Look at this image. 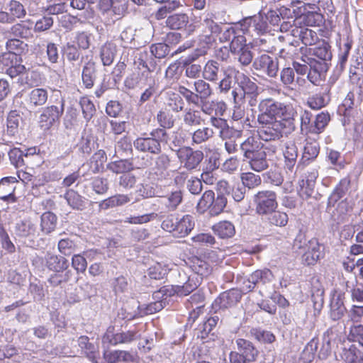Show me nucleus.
Returning <instances> with one entry per match:
<instances>
[{
  "mask_svg": "<svg viewBox=\"0 0 363 363\" xmlns=\"http://www.w3.org/2000/svg\"><path fill=\"white\" fill-rule=\"evenodd\" d=\"M258 123H266L279 119H293L297 116L296 111L289 106L272 98L262 100L258 105Z\"/></svg>",
  "mask_w": 363,
  "mask_h": 363,
  "instance_id": "obj_1",
  "label": "nucleus"
},
{
  "mask_svg": "<svg viewBox=\"0 0 363 363\" xmlns=\"http://www.w3.org/2000/svg\"><path fill=\"white\" fill-rule=\"evenodd\" d=\"M169 134L163 128H155L149 133H141L133 141V146L140 152L160 155L162 152V144L167 143Z\"/></svg>",
  "mask_w": 363,
  "mask_h": 363,
  "instance_id": "obj_2",
  "label": "nucleus"
},
{
  "mask_svg": "<svg viewBox=\"0 0 363 363\" xmlns=\"http://www.w3.org/2000/svg\"><path fill=\"white\" fill-rule=\"evenodd\" d=\"M259 124L261 127L258 133L260 138L264 141L279 140L284 135L290 134L296 128L295 118L273 120Z\"/></svg>",
  "mask_w": 363,
  "mask_h": 363,
  "instance_id": "obj_3",
  "label": "nucleus"
},
{
  "mask_svg": "<svg viewBox=\"0 0 363 363\" xmlns=\"http://www.w3.org/2000/svg\"><path fill=\"white\" fill-rule=\"evenodd\" d=\"M194 91L183 85L178 87V92L182 94L189 105L204 99H208L213 94V89L204 79H197L194 82Z\"/></svg>",
  "mask_w": 363,
  "mask_h": 363,
  "instance_id": "obj_4",
  "label": "nucleus"
},
{
  "mask_svg": "<svg viewBox=\"0 0 363 363\" xmlns=\"http://www.w3.org/2000/svg\"><path fill=\"white\" fill-rule=\"evenodd\" d=\"M235 343L236 350L230 354L231 363H252L256 361L259 351L252 342L238 338L235 340Z\"/></svg>",
  "mask_w": 363,
  "mask_h": 363,
  "instance_id": "obj_5",
  "label": "nucleus"
},
{
  "mask_svg": "<svg viewBox=\"0 0 363 363\" xmlns=\"http://www.w3.org/2000/svg\"><path fill=\"white\" fill-rule=\"evenodd\" d=\"M140 330L135 327L127 331H116L115 326H109L103 336V342H108L110 345L116 346L119 344H129L140 338Z\"/></svg>",
  "mask_w": 363,
  "mask_h": 363,
  "instance_id": "obj_6",
  "label": "nucleus"
},
{
  "mask_svg": "<svg viewBox=\"0 0 363 363\" xmlns=\"http://www.w3.org/2000/svg\"><path fill=\"white\" fill-rule=\"evenodd\" d=\"M252 68L257 72V75L276 79L279 70V59L268 54H262L255 57Z\"/></svg>",
  "mask_w": 363,
  "mask_h": 363,
  "instance_id": "obj_7",
  "label": "nucleus"
},
{
  "mask_svg": "<svg viewBox=\"0 0 363 363\" xmlns=\"http://www.w3.org/2000/svg\"><path fill=\"white\" fill-rule=\"evenodd\" d=\"M59 105H52L43 108L39 117V125L44 130H50L52 126L60 123V118L65 110V100L61 99Z\"/></svg>",
  "mask_w": 363,
  "mask_h": 363,
  "instance_id": "obj_8",
  "label": "nucleus"
},
{
  "mask_svg": "<svg viewBox=\"0 0 363 363\" xmlns=\"http://www.w3.org/2000/svg\"><path fill=\"white\" fill-rule=\"evenodd\" d=\"M255 203L256 204V213L262 218L267 213L277 209L278 203L277 201V195L272 191H261L255 196Z\"/></svg>",
  "mask_w": 363,
  "mask_h": 363,
  "instance_id": "obj_9",
  "label": "nucleus"
},
{
  "mask_svg": "<svg viewBox=\"0 0 363 363\" xmlns=\"http://www.w3.org/2000/svg\"><path fill=\"white\" fill-rule=\"evenodd\" d=\"M238 84L241 92L238 93L236 89L232 91V96L235 104L242 102L243 99L246 96L259 95L258 86L245 74H240L238 78Z\"/></svg>",
  "mask_w": 363,
  "mask_h": 363,
  "instance_id": "obj_10",
  "label": "nucleus"
},
{
  "mask_svg": "<svg viewBox=\"0 0 363 363\" xmlns=\"http://www.w3.org/2000/svg\"><path fill=\"white\" fill-rule=\"evenodd\" d=\"M184 150L177 156L182 167L188 171L196 170L204 158L203 151L194 150L191 147H184Z\"/></svg>",
  "mask_w": 363,
  "mask_h": 363,
  "instance_id": "obj_11",
  "label": "nucleus"
},
{
  "mask_svg": "<svg viewBox=\"0 0 363 363\" xmlns=\"http://www.w3.org/2000/svg\"><path fill=\"white\" fill-rule=\"evenodd\" d=\"M302 60L308 65L307 79L313 85L319 86L325 79L326 72L330 66L313 58H306Z\"/></svg>",
  "mask_w": 363,
  "mask_h": 363,
  "instance_id": "obj_12",
  "label": "nucleus"
},
{
  "mask_svg": "<svg viewBox=\"0 0 363 363\" xmlns=\"http://www.w3.org/2000/svg\"><path fill=\"white\" fill-rule=\"evenodd\" d=\"M165 23L171 30H184L186 35H191L196 30V26L189 23V17L185 13H175L167 16Z\"/></svg>",
  "mask_w": 363,
  "mask_h": 363,
  "instance_id": "obj_13",
  "label": "nucleus"
},
{
  "mask_svg": "<svg viewBox=\"0 0 363 363\" xmlns=\"http://www.w3.org/2000/svg\"><path fill=\"white\" fill-rule=\"evenodd\" d=\"M242 30L254 31L257 35H263L269 31L267 18L260 13L253 16L245 18L241 22Z\"/></svg>",
  "mask_w": 363,
  "mask_h": 363,
  "instance_id": "obj_14",
  "label": "nucleus"
},
{
  "mask_svg": "<svg viewBox=\"0 0 363 363\" xmlns=\"http://www.w3.org/2000/svg\"><path fill=\"white\" fill-rule=\"evenodd\" d=\"M241 297L240 292L237 289H232L225 291L215 299L212 303V308L215 311V313H217L219 310L225 309L235 305L240 301Z\"/></svg>",
  "mask_w": 363,
  "mask_h": 363,
  "instance_id": "obj_15",
  "label": "nucleus"
},
{
  "mask_svg": "<svg viewBox=\"0 0 363 363\" xmlns=\"http://www.w3.org/2000/svg\"><path fill=\"white\" fill-rule=\"evenodd\" d=\"M191 105L200 108L204 114L211 117L214 115L223 116L226 110L225 102L214 100L208 101V99H204L198 101V104L194 103Z\"/></svg>",
  "mask_w": 363,
  "mask_h": 363,
  "instance_id": "obj_16",
  "label": "nucleus"
},
{
  "mask_svg": "<svg viewBox=\"0 0 363 363\" xmlns=\"http://www.w3.org/2000/svg\"><path fill=\"white\" fill-rule=\"evenodd\" d=\"M310 57L306 56V58H313L318 62H321L328 65H330L333 54L331 51V46L325 41H322L313 48L309 50Z\"/></svg>",
  "mask_w": 363,
  "mask_h": 363,
  "instance_id": "obj_17",
  "label": "nucleus"
},
{
  "mask_svg": "<svg viewBox=\"0 0 363 363\" xmlns=\"http://www.w3.org/2000/svg\"><path fill=\"white\" fill-rule=\"evenodd\" d=\"M225 69H226V67L222 65L220 62L217 60H210L203 67L202 72L203 78L206 81L216 82L220 79Z\"/></svg>",
  "mask_w": 363,
  "mask_h": 363,
  "instance_id": "obj_18",
  "label": "nucleus"
},
{
  "mask_svg": "<svg viewBox=\"0 0 363 363\" xmlns=\"http://www.w3.org/2000/svg\"><path fill=\"white\" fill-rule=\"evenodd\" d=\"M45 262L48 269L54 272L68 271L67 269L69 263L68 259L64 256L47 252L45 256Z\"/></svg>",
  "mask_w": 363,
  "mask_h": 363,
  "instance_id": "obj_19",
  "label": "nucleus"
},
{
  "mask_svg": "<svg viewBox=\"0 0 363 363\" xmlns=\"http://www.w3.org/2000/svg\"><path fill=\"white\" fill-rule=\"evenodd\" d=\"M333 206H331V211L328 213L331 214V218L337 224L349 221L352 207L347 199L339 202L335 209H333Z\"/></svg>",
  "mask_w": 363,
  "mask_h": 363,
  "instance_id": "obj_20",
  "label": "nucleus"
},
{
  "mask_svg": "<svg viewBox=\"0 0 363 363\" xmlns=\"http://www.w3.org/2000/svg\"><path fill=\"white\" fill-rule=\"evenodd\" d=\"M350 179L348 177L342 179L336 186L332 194L328 198L326 211H331V206H334L341 198H342L348 191L350 186Z\"/></svg>",
  "mask_w": 363,
  "mask_h": 363,
  "instance_id": "obj_21",
  "label": "nucleus"
},
{
  "mask_svg": "<svg viewBox=\"0 0 363 363\" xmlns=\"http://www.w3.org/2000/svg\"><path fill=\"white\" fill-rule=\"evenodd\" d=\"M245 161L248 162L252 169L257 172L264 171L269 167V161L267 159V153L264 147L247 157Z\"/></svg>",
  "mask_w": 363,
  "mask_h": 363,
  "instance_id": "obj_22",
  "label": "nucleus"
},
{
  "mask_svg": "<svg viewBox=\"0 0 363 363\" xmlns=\"http://www.w3.org/2000/svg\"><path fill=\"white\" fill-rule=\"evenodd\" d=\"M284 167L292 172L297 163L298 156V147L293 140H289L285 144L284 150Z\"/></svg>",
  "mask_w": 363,
  "mask_h": 363,
  "instance_id": "obj_23",
  "label": "nucleus"
},
{
  "mask_svg": "<svg viewBox=\"0 0 363 363\" xmlns=\"http://www.w3.org/2000/svg\"><path fill=\"white\" fill-rule=\"evenodd\" d=\"M13 233L20 238H33L37 233V228L30 220L17 222L13 227Z\"/></svg>",
  "mask_w": 363,
  "mask_h": 363,
  "instance_id": "obj_24",
  "label": "nucleus"
},
{
  "mask_svg": "<svg viewBox=\"0 0 363 363\" xmlns=\"http://www.w3.org/2000/svg\"><path fill=\"white\" fill-rule=\"evenodd\" d=\"M97 66L93 61L87 62L83 67L82 80L84 87L87 89L93 88L97 79Z\"/></svg>",
  "mask_w": 363,
  "mask_h": 363,
  "instance_id": "obj_25",
  "label": "nucleus"
},
{
  "mask_svg": "<svg viewBox=\"0 0 363 363\" xmlns=\"http://www.w3.org/2000/svg\"><path fill=\"white\" fill-rule=\"evenodd\" d=\"M240 145L239 154L242 156L243 161H245L247 157L264 147L259 140L253 136H249L245 140H242Z\"/></svg>",
  "mask_w": 363,
  "mask_h": 363,
  "instance_id": "obj_26",
  "label": "nucleus"
},
{
  "mask_svg": "<svg viewBox=\"0 0 363 363\" xmlns=\"http://www.w3.org/2000/svg\"><path fill=\"white\" fill-rule=\"evenodd\" d=\"M33 22L30 20L21 21L11 26L10 33L16 38L29 39L33 36Z\"/></svg>",
  "mask_w": 363,
  "mask_h": 363,
  "instance_id": "obj_27",
  "label": "nucleus"
},
{
  "mask_svg": "<svg viewBox=\"0 0 363 363\" xmlns=\"http://www.w3.org/2000/svg\"><path fill=\"white\" fill-rule=\"evenodd\" d=\"M219 320L220 317L216 313L208 317L194 330V336L201 340L205 339L218 324Z\"/></svg>",
  "mask_w": 363,
  "mask_h": 363,
  "instance_id": "obj_28",
  "label": "nucleus"
},
{
  "mask_svg": "<svg viewBox=\"0 0 363 363\" xmlns=\"http://www.w3.org/2000/svg\"><path fill=\"white\" fill-rule=\"evenodd\" d=\"M347 312L340 295L334 296L330 301L329 317L335 322L340 321Z\"/></svg>",
  "mask_w": 363,
  "mask_h": 363,
  "instance_id": "obj_29",
  "label": "nucleus"
},
{
  "mask_svg": "<svg viewBox=\"0 0 363 363\" xmlns=\"http://www.w3.org/2000/svg\"><path fill=\"white\" fill-rule=\"evenodd\" d=\"M263 223L269 225L284 227L289 221L288 215L283 211L272 210L261 218Z\"/></svg>",
  "mask_w": 363,
  "mask_h": 363,
  "instance_id": "obj_30",
  "label": "nucleus"
},
{
  "mask_svg": "<svg viewBox=\"0 0 363 363\" xmlns=\"http://www.w3.org/2000/svg\"><path fill=\"white\" fill-rule=\"evenodd\" d=\"M78 346L81 349L82 354H84L89 360L94 362L99 354L98 347L91 342L87 336L82 335L77 340Z\"/></svg>",
  "mask_w": 363,
  "mask_h": 363,
  "instance_id": "obj_31",
  "label": "nucleus"
},
{
  "mask_svg": "<svg viewBox=\"0 0 363 363\" xmlns=\"http://www.w3.org/2000/svg\"><path fill=\"white\" fill-rule=\"evenodd\" d=\"M48 93L45 89L35 88L28 94V104L30 108H37L46 104Z\"/></svg>",
  "mask_w": 363,
  "mask_h": 363,
  "instance_id": "obj_32",
  "label": "nucleus"
},
{
  "mask_svg": "<svg viewBox=\"0 0 363 363\" xmlns=\"http://www.w3.org/2000/svg\"><path fill=\"white\" fill-rule=\"evenodd\" d=\"M63 197L68 205L74 210L83 211L86 208V199L77 191L69 189L66 191Z\"/></svg>",
  "mask_w": 363,
  "mask_h": 363,
  "instance_id": "obj_33",
  "label": "nucleus"
},
{
  "mask_svg": "<svg viewBox=\"0 0 363 363\" xmlns=\"http://www.w3.org/2000/svg\"><path fill=\"white\" fill-rule=\"evenodd\" d=\"M32 149L27 150V152H24L19 148H13L9 152V160L12 165L17 169H21L25 167L26 162V160L30 155H33L35 152H31Z\"/></svg>",
  "mask_w": 363,
  "mask_h": 363,
  "instance_id": "obj_34",
  "label": "nucleus"
},
{
  "mask_svg": "<svg viewBox=\"0 0 363 363\" xmlns=\"http://www.w3.org/2000/svg\"><path fill=\"white\" fill-rule=\"evenodd\" d=\"M294 38H299L301 42L305 45H312L318 40L317 33L308 28L295 27L292 29Z\"/></svg>",
  "mask_w": 363,
  "mask_h": 363,
  "instance_id": "obj_35",
  "label": "nucleus"
},
{
  "mask_svg": "<svg viewBox=\"0 0 363 363\" xmlns=\"http://www.w3.org/2000/svg\"><path fill=\"white\" fill-rule=\"evenodd\" d=\"M6 122V134L14 136L18 133L23 117L18 111L12 110L8 114Z\"/></svg>",
  "mask_w": 363,
  "mask_h": 363,
  "instance_id": "obj_36",
  "label": "nucleus"
},
{
  "mask_svg": "<svg viewBox=\"0 0 363 363\" xmlns=\"http://www.w3.org/2000/svg\"><path fill=\"white\" fill-rule=\"evenodd\" d=\"M330 100L329 90L325 89L310 96L307 99V105L312 109L318 110L325 107Z\"/></svg>",
  "mask_w": 363,
  "mask_h": 363,
  "instance_id": "obj_37",
  "label": "nucleus"
},
{
  "mask_svg": "<svg viewBox=\"0 0 363 363\" xmlns=\"http://www.w3.org/2000/svg\"><path fill=\"white\" fill-rule=\"evenodd\" d=\"M195 225L194 218L189 214L181 217L180 223L177 230L174 232V237L184 238L188 235L194 229Z\"/></svg>",
  "mask_w": 363,
  "mask_h": 363,
  "instance_id": "obj_38",
  "label": "nucleus"
},
{
  "mask_svg": "<svg viewBox=\"0 0 363 363\" xmlns=\"http://www.w3.org/2000/svg\"><path fill=\"white\" fill-rule=\"evenodd\" d=\"M212 229L215 234L222 239L230 238L235 234V225L228 220H223L216 223Z\"/></svg>",
  "mask_w": 363,
  "mask_h": 363,
  "instance_id": "obj_39",
  "label": "nucleus"
},
{
  "mask_svg": "<svg viewBox=\"0 0 363 363\" xmlns=\"http://www.w3.org/2000/svg\"><path fill=\"white\" fill-rule=\"evenodd\" d=\"M156 155L155 158L152 157V169L155 174L162 176L170 167L171 159L167 154L162 152Z\"/></svg>",
  "mask_w": 363,
  "mask_h": 363,
  "instance_id": "obj_40",
  "label": "nucleus"
},
{
  "mask_svg": "<svg viewBox=\"0 0 363 363\" xmlns=\"http://www.w3.org/2000/svg\"><path fill=\"white\" fill-rule=\"evenodd\" d=\"M237 74L238 76L240 74L238 70H236L231 66L226 67V69H225L222 74L223 77L220 79V80L218 83V89L220 93L226 94L231 89L233 75Z\"/></svg>",
  "mask_w": 363,
  "mask_h": 363,
  "instance_id": "obj_41",
  "label": "nucleus"
},
{
  "mask_svg": "<svg viewBox=\"0 0 363 363\" xmlns=\"http://www.w3.org/2000/svg\"><path fill=\"white\" fill-rule=\"evenodd\" d=\"M57 223V216L50 211L43 213L40 216V230L45 235L53 232L56 228Z\"/></svg>",
  "mask_w": 363,
  "mask_h": 363,
  "instance_id": "obj_42",
  "label": "nucleus"
},
{
  "mask_svg": "<svg viewBox=\"0 0 363 363\" xmlns=\"http://www.w3.org/2000/svg\"><path fill=\"white\" fill-rule=\"evenodd\" d=\"M154 302L148 304L145 308V314H152L163 309L167 305V298L161 291V288L152 294Z\"/></svg>",
  "mask_w": 363,
  "mask_h": 363,
  "instance_id": "obj_43",
  "label": "nucleus"
},
{
  "mask_svg": "<svg viewBox=\"0 0 363 363\" xmlns=\"http://www.w3.org/2000/svg\"><path fill=\"white\" fill-rule=\"evenodd\" d=\"M320 152L319 143L315 140H306L300 162L306 164V162L314 160Z\"/></svg>",
  "mask_w": 363,
  "mask_h": 363,
  "instance_id": "obj_44",
  "label": "nucleus"
},
{
  "mask_svg": "<svg viewBox=\"0 0 363 363\" xmlns=\"http://www.w3.org/2000/svg\"><path fill=\"white\" fill-rule=\"evenodd\" d=\"M167 106L169 110L174 113H179L184 111L185 102L183 99V96L180 93H174L173 91L167 92Z\"/></svg>",
  "mask_w": 363,
  "mask_h": 363,
  "instance_id": "obj_45",
  "label": "nucleus"
},
{
  "mask_svg": "<svg viewBox=\"0 0 363 363\" xmlns=\"http://www.w3.org/2000/svg\"><path fill=\"white\" fill-rule=\"evenodd\" d=\"M203 25L211 33V35L203 36V40L208 44H211L215 41L213 35H218L223 30V24L216 22L212 18H206L203 20Z\"/></svg>",
  "mask_w": 363,
  "mask_h": 363,
  "instance_id": "obj_46",
  "label": "nucleus"
},
{
  "mask_svg": "<svg viewBox=\"0 0 363 363\" xmlns=\"http://www.w3.org/2000/svg\"><path fill=\"white\" fill-rule=\"evenodd\" d=\"M116 45L112 43H105L100 50V57L104 66H110L116 54Z\"/></svg>",
  "mask_w": 363,
  "mask_h": 363,
  "instance_id": "obj_47",
  "label": "nucleus"
},
{
  "mask_svg": "<svg viewBox=\"0 0 363 363\" xmlns=\"http://www.w3.org/2000/svg\"><path fill=\"white\" fill-rule=\"evenodd\" d=\"M191 263V268L193 274L201 277V279L211 274L212 269L210 264L206 261L198 257H194Z\"/></svg>",
  "mask_w": 363,
  "mask_h": 363,
  "instance_id": "obj_48",
  "label": "nucleus"
},
{
  "mask_svg": "<svg viewBox=\"0 0 363 363\" xmlns=\"http://www.w3.org/2000/svg\"><path fill=\"white\" fill-rule=\"evenodd\" d=\"M6 10L9 13L13 23L16 22V19L23 18L26 15V10L24 6L18 1H10L7 4Z\"/></svg>",
  "mask_w": 363,
  "mask_h": 363,
  "instance_id": "obj_49",
  "label": "nucleus"
},
{
  "mask_svg": "<svg viewBox=\"0 0 363 363\" xmlns=\"http://www.w3.org/2000/svg\"><path fill=\"white\" fill-rule=\"evenodd\" d=\"M6 48L8 52L22 57V54L28 50V45L18 38H11L6 41Z\"/></svg>",
  "mask_w": 363,
  "mask_h": 363,
  "instance_id": "obj_50",
  "label": "nucleus"
},
{
  "mask_svg": "<svg viewBox=\"0 0 363 363\" xmlns=\"http://www.w3.org/2000/svg\"><path fill=\"white\" fill-rule=\"evenodd\" d=\"M352 40L350 38H347L345 42L340 45V52L338 55V63H337V69L342 72L345 68V65L347 62L350 52L352 47Z\"/></svg>",
  "mask_w": 363,
  "mask_h": 363,
  "instance_id": "obj_51",
  "label": "nucleus"
},
{
  "mask_svg": "<svg viewBox=\"0 0 363 363\" xmlns=\"http://www.w3.org/2000/svg\"><path fill=\"white\" fill-rule=\"evenodd\" d=\"M107 168L113 173L122 174L133 170L130 159H121L111 162L107 165Z\"/></svg>",
  "mask_w": 363,
  "mask_h": 363,
  "instance_id": "obj_52",
  "label": "nucleus"
},
{
  "mask_svg": "<svg viewBox=\"0 0 363 363\" xmlns=\"http://www.w3.org/2000/svg\"><path fill=\"white\" fill-rule=\"evenodd\" d=\"M184 137L181 133H174L171 138H169L166 144L168 145L169 149L174 152L177 157L184 150V147H189L184 145Z\"/></svg>",
  "mask_w": 363,
  "mask_h": 363,
  "instance_id": "obj_53",
  "label": "nucleus"
},
{
  "mask_svg": "<svg viewBox=\"0 0 363 363\" xmlns=\"http://www.w3.org/2000/svg\"><path fill=\"white\" fill-rule=\"evenodd\" d=\"M184 111L182 121L186 125L192 127L201 124L202 118L199 111L191 108H186Z\"/></svg>",
  "mask_w": 363,
  "mask_h": 363,
  "instance_id": "obj_54",
  "label": "nucleus"
},
{
  "mask_svg": "<svg viewBox=\"0 0 363 363\" xmlns=\"http://www.w3.org/2000/svg\"><path fill=\"white\" fill-rule=\"evenodd\" d=\"M77 248V242L71 238H65L59 240L57 249L61 255L69 256L73 254Z\"/></svg>",
  "mask_w": 363,
  "mask_h": 363,
  "instance_id": "obj_55",
  "label": "nucleus"
},
{
  "mask_svg": "<svg viewBox=\"0 0 363 363\" xmlns=\"http://www.w3.org/2000/svg\"><path fill=\"white\" fill-rule=\"evenodd\" d=\"M214 135L213 129L208 127L198 128L191 135L192 143L200 145L206 143Z\"/></svg>",
  "mask_w": 363,
  "mask_h": 363,
  "instance_id": "obj_56",
  "label": "nucleus"
},
{
  "mask_svg": "<svg viewBox=\"0 0 363 363\" xmlns=\"http://www.w3.org/2000/svg\"><path fill=\"white\" fill-rule=\"evenodd\" d=\"M272 277V274L269 269L257 270L250 274L247 279V283L255 286L259 283L265 284L271 281Z\"/></svg>",
  "mask_w": 363,
  "mask_h": 363,
  "instance_id": "obj_57",
  "label": "nucleus"
},
{
  "mask_svg": "<svg viewBox=\"0 0 363 363\" xmlns=\"http://www.w3.org/2000/svg\"><path fill=\"white\" fill-rule=\"evenodd\" d=\"M234 59L242 66L247 67L253 62L254 55L250 45L234 53Z\"/></svg>",
  "mask_w": 363,
  "mask_h": 363,
  "instance_id": "obj_58",
  "label": "nucleus"
},
{
  "mask_svg": "<svg viewBox=\"0 0 363 363\" xmlns=\"http://www.w3.org/2000/svg\"><path fill=\"white\" fill-rule=\"evenodd\" d=\"M330 120L328 112H321L318 114L310 128V133L318 134L321 133Z\"/></svg>",
  "mask_w": 363,
  "mask_h": 363,
  "instance_id": "obj_59",
  "label": "nucleus"
},
{
  "mask_svg": "<svg viewBox=\"0 0 363 363\" xmlns=\"http://www.w3.org/2000/svg\"><path fill=\"white\" fill-rule=\"evenodd\" d=\"M318 340L313 338L305 347L301 352V359L303 363H311L315 358L318 349Z\"/></svg>",
  "mask_w": 363,
  "mask_h": 363,
  "instance_id": "obj_60",
  "label": "nucleus"
},
{
  "mask_svg": "<svg viewBox=\"0 0 363 363\" xmlns=\"http://www.w3.org/2000/svg\"><path fill=\"white\" fill-rule=\"evenodd\" d=\"M133 149L130 140L128 137L121 138L115 147V153L120 157H125L133 155Z\"/></svg>",
  "mask_w": 363,
  "mask_h": 363,
  "instance_id": "obj_61",
  "label": "nucleus"
},
{
  "mask_svg": "<svg viewBox=\"0 0 363 363\" xmlns=\"http://www.w3.org/2000/svg\"><path fill=\"white\" fill-rule=\"evenodd\" d=\"M181 217L177 213H171L168 215L162 222V228L174 236V232L179 228Z\"/></svg>",
  "mask_w": 363,
  "mask_h": 363,
  "instance_id": "obj_62",
  "label": "nucleus"
},
{
  "mask_svg": "<svg viewBox=\"0 0 363 363\" xmlns=\"http://www.w3.org/2000/svg\"><path fill=\"white\" fill-rule=\"evenodd\" d=\"M202 280L201 277L196 274L189 275L188 280L183 285H180L182 296H187L196 289L201 284Z\"/></svg>",
  "mask_w": 363,
  "mask_h": 363,
  "instance_id": "obj_63",
  "label": "nucleus"
},
{
  "mask_svg": "<svg viewBox=\"0 0 363 363\" xmlns=\"http://www.w3.org/2000/svg\"><path fill=\"white\" fill-rule=\"evenodd\" d=\"M183 199L182 192L180 190L172 191L164 198L163 203L168 211H173L177 209L182 203Z\"/></svg>",
  "mask_w": 363,
  "mask_h": 363,
  "instance_id": "obj_64",
  "label": "nucleus"
}]
</instances>
